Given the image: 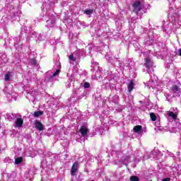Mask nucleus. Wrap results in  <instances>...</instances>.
Instances as JSON below:
<instances>
[{
  "mask_svg": "<svg viewBox=\"0 0 181 181\" xmlns=\"http://www.w3.org/2000/svg\"><path fill=\"white\" fill-rule=\"evenodd\" d=\"M145 86L148 88H156V81L150 80L145 83Z\"/></svg>",
  "mask_w": 181,
  "mask_h": 181,
  "instance_id": "18",
  "label": "nucleus"
},
{
  "mask_svg": "<svg viewBox=\"0 0 181 181\" xmlns=\"http://www.w3.org/2000/svg\"><path fill=\"white\" fill-rule=\"evenodd\" d=\"M35 128H36L37 131H43V129H45V126H43V124H42L39 120H35Z\"/></svg>",
  "mask_w": 181,
  "mask_h": 181,
  "instance_id": "17",
  "label": "nucleus"
},
{
  "mask_svg": "<svg viewBox=\"0 0 181 181\" xmlns=\"http://www.w3.org/2000/svg\"><path fill=\"white\" fill-rule=\"evenodd\" d=\"M90 132L86 125L81 126L78 134L81 138H87V134Z\"/></svg>",
  "mask_w": 181,
  "mask_h": 181,
  "instance_id": "7",
  "label": "nucleus"
},
{
  "mask_svg": "<svg viewBox=\"0 0 181 181\" xmlns=\"http://www.w3.org/2000/svg\"><path fill=\"white\" fill-rule=\"evenodd\" d=\"M167 115L168 117V119H170V118H173V119H177V115L172 111L167 112Z\"/></svg>",
  "mask_w": 181,
  "mask_h": 181,
  "instance_id": "21",
  "label": "nucleus"
},
{
  "mask_svg": "<svg viewBox=\"0 0 181 181\" xmlns=\"http://www.w3.org/2000/svg\"><path fill=\"white\" fill-rule=\"evenodd\" d=\"M11 76H12V73L8 72L4 77L5 81H9V80H11Z\"/></svg>",
  "mask_w": 181,
  "mask_h": 181,
  "instance_id": "30",
  "label": "nucleus"
},
{
  "mask_svg": "<svg viewBox=\"0 0 181 181\" xmlns=\"http://www.w3.org/2000/svg\"><path fill=\"white\" fill-rule=\"evenodd\" d=\"M129 162H131V156H124L122 157L121 160L115 161L114 163L117 165L119 168H122L124 165L127 166Z\"/></svg>",
  "mask_w": 181,
  "mask_h": 181,
  "instance_id": "2",
  "label": "nucleus"
},
{
  "mask_svg": "<svg viewBox=\"0 0 181 181\" xmlns=\"http://www.w3.org/2000/svg\"><path fill=\"white\" fill-rule=\"evenodd\" d=\"M71 83H74V77L71 76L68 81L66 83V88H70L71 87Z\"/></svg>",
  "mask_w": 181,
  "mask_h": 181,
  "instance_id": "24",
  "label": "nucleus"
},
{
  "mask_svg": "<svg viewBox=\"0 0 181 181\" xmlns=\"http://www.w3.org/2000/svg\"><path fill=\"white\" fill-rule=\"evenodd\" d=\"M11 176H16V173H13V174L11 175Z\"/></svg>",
  "mask_w": 181,
  "mask_h": 181,
  "instance_id": "47",
  "label": "nucleus"
},
{
  "mask_svg": "<svg viewBox=\"0 0 181 181\" xmlns=\"http://www.w3.org/2000/svg\"><path fill=\"white\" fill-rule=\"evenodd\" d=\"M118 62V67H122L123 64L121 61H117Z\"/></svg>",
  "mask_w": 181,
  "mask_h": 181,
  "instance_id": "41",
  "label": "nucleus"
},
{
  "mask_svg": "<svg viewBox=\"0 0 181 181\" xmlns=\"http://www.w3.org/2000/svg\"><path fill=\"white\" fill-rule=\"evenodd\" d=\"M121 150H119V144H117L113 148L111 155H119Z\"/></svg>",
  "mask_w": 181,
  "mask_h": 181,
  "instance_id": "19",
  "label": "nucleus"
},
{
  "mask_svg": "<svg viewBox=\"0 0 181 181\" xmlns=\"http://www.w3.org/2000/svg\"><path fill=\"white\" fill-rule=\"evenodd\" d=\"M177 153L179 154V153H180V152H178Z\"/></svg>",
  "mask_w": 181,
  "mask_h": 181,
  "instance_id": "54",
  "label": "nucleus"
},
{
  "mask_svg": "<svg viewBox=\"0 0 181 181\" xmlns=\"http://www.w3.org/2000/svg\"><path fill=\"white\" fill-rule=\"evenodd\" d=\"M54 158H56V156H54Z\"/></svg>",
  "mask_w": 181,
  "mask_h": 181,
  "instance_id": "53",
  "label": "nucleus"
},
{
  "mask_svg": "<svg viewBox=\"0 0 181 181\" xmlns=\"http://www.w3.org/2000/svg\"><path fill=\"white\" fill-rule=\"evenodd\" d=\"M29 40H30L29 39V37H28L26 39V42H29Z\"/></svg>",
  "mask_w": 181,
  "mask_h": 181,
  "instance_id": "46",
  "label": "nucleus"
},
{
  "mask_svg": "<svg viewBox=\"0 0 181 181\" xmlns=\"http://www.w3.org/2000/svg\"><path fill=\"white\" fill-rule=\"evenodd\" d=\"M129 70H134L135 69V62L133 61H129L128 65H127Z\"/></svg>",
  "mask_w": 181,
  "mask_h": 181,
  "instance_id": "28",
  "label": "nucleus"
},
{
  "mask_svg": "<svg viewBox=\"0 0 181 181\" xmlns=\"http://www.w3.org/2000/svg\"><path fill=\"white\" fill-rule=\"evenodd\" d=\"M164 30V32H166V30Z\"/></svg>",
  "mask_w": 181,
  "mask_h": 181,
  "instance_id": "52",
  "label": "nucleus"
},
{
  "mask_svg": "<svg viewBox=\"0 0 181 181\" xmlns=\"http://www.w3.org/2000/svg\"><path fill=\"white\" fill-rule=\"evenodd\" d=\"M83 87H84V88H90V83H88V82H85V83H83Z\"/></svg>",
  "mask_w": 181,
  "mask_h": 181,
  "instance_id": "39",
  "label": "nucleus"
},
{
  "mask_svg": "<svg viewBox=\"0 0 181 181\" xmlns=\"http://www.w3.org/2000/svg\"><path fill=\"white\" fill-rule=\"evenodd\" d=\"M148 39L149 40H147L146 41V45L147 46H151V45H153V42H155V37L152 35H149Z\"/></svg>",
  "mask_w": 181,
  "mask_h": 181,
  "instance_id": "22",
  "label": "nucleus"
},
{
  "mask_svg": "<svg viewBox=\"0 0 181 181\" xmlns=\"http://www.w3.org/2000/svg\"><path fill=\"white\" fill-rule=\"evenodd\" d=\"M28 32V28L26 27H23L22 28V31L20 33V35H18V37H16L14 38V46L16 49H19L21 48V45H18L19 43H21L22 42V40H23V39H25V37H26V35Z\"/></svg>",
  "mask_w": 181,
  "mask_h": 181,
  "instance_id": "1",
  "label": "nucleus"
},
{
  "mask_svg": "<svg viewBox=\"0 0 181 181\" xmlns=\"http://www.w3.org/2000/svg\"><path fill=\"white\" fill-rule=\"evenodd\" d=\"M95 11V10H94V8H92V9L87 8L83 11V13L84 15H87L90 18V16H91V15H93V13H94Z\"/></svg>",
  "mask_w": 181,
  "mask_h": 181,
  "instance_id": "23",
  "label": "nucleus"
},
{
  "mask_svg": "<svg viewBox=\"0 0 181 181\" xmlns=\"http://www.w3.org/2000/svg\"><path fill=\"white\" fill-rule=\"evenodd\" d=\"M133 131L135 134H137V136H141L144 135V129H142V126L141 125L134 126Z\"/></svg>",
  "mask_w": 181,
  "mask_h": 181,
  "instance_id": "12",
  "label": "nucleus"
},
{
  "mask_svg": "<svg viewBox=\"0 0 181 181\" xmlns=\"http://www.w3.org/2000/svg\"><path fill=\"white\" fill-rule=\"evenodd\" d=\"M47 15L49 17V19L47 20V28H54V25H56V17L54 16H49V11L47 12Z\"/></svg>",
  "mask_w": 181,
  "mask_h": 181,
  "instance_id": "8",
  "label": "nucleus"
},
{
  "mask_svg": "<svg viewBox=\"0 0 181 181\" xmlns=\"http://www.w3.org/2000/svg\"><path fill=\"white\" fill-rule=\"evenodd\" d=\"M6 62H8V60H6V59L4 60V63H6Z\"/></svg>",
  "mask_w": 181,
  "mask_h": 181,
  "instance_id": "48",
  "label": "nucleus"
},
{
  "mask_svg": "<svg viewBox=\"0 0 181 181\" xmlns=\"http://www.w3.org/2000/svg\"><path fill=\"white\" fill-rule=\"evenodd\" d=\"M134 12L138 15V12L141 11L142 9V5L141 4V1H136L133 4Z\"/></svg>",
  "mask_w": 181,
  "mask_h": 181,
  "instance_id": "10",
  "label": "nucleus"
},
{
  "mask_svg": "<svg viewBox=\"0 0 181 181\" xmlns=\"http://www.w3.org/2000/svg\"><path fill=\"white\" fill-rule=\"evenodd\" d=\"M30 36L33 39H35L36 42H37V40H43V37H42V35L35 31H32L30 33Z\"/></svg>",
  "mask_w": 181,
  "mask_h": 181,
  "instance_id": "14",
  "label": "nucleus"
},
{
  "mask_svg": "<svg viewBox=\"0 0 181 181\" xmlns=\"http://www.w3.org/2000/svg\"><path fill=\"white\" fill-rule=\"evenodd\" d=\"M4 118L6 119H8V121H15L18 118V117H22L20 114H6L4 115Z\"/></svg>",
  "mask_w": 181,
  "mask_h": 181,
  "instance_id": "9",
  "label": "nucleus"
},
{
  "mask_svg": "<svg viewBox=\"0 0 181 181\" xmlns=\"http://www.w3.org/2000/svg\"><path fill=\"white\" fill-rule=\"evenodd\" d=\"M173 90L175 93H177V91L179 90V87H177V86H175L173 88Z\"/></svg>",
  "mask_w": 181,
  "mask_h": 181,
  "instance_id": "40",
  "label": "nucleus"
},
{
  "mask_svg": "<svg viewBox=\"0 0 181 181\" xmlns=\"http://www.w3.org/2000/svg\"><path fill=\"white\" fill-rule=\"evenodd\" d=\"M134 86H135V83H134V81H131L127 86L129 93H131V91L134 90Z\"/></svg>",
  "mask_w": 181,
  "mask_h": 181,
  "instance_id": "27",
  "label": "nucleus"
},
{
  "mask_svg": "<svg viewBox=\"0 0 181 181\" xmlns=\"http://www.w3.org/2000/svg\"><path fill=\"white\" fill-rule=\"evenodd\" d=\"M47 156H48V158L50 157V156H52V152L48 151V152H47Z\"/></svg>",
  "mask_w": 181,
  "mask_h": 181,
  "instance_id": "42",
  "label": "nucleus"
},
{
  "mask_svg": "<svg viewBox=\"0 0 181 181\" xmlns=\"http://www.w3.org/2000/svg\"><path fill=\"white\" fill-rule=\"evenodd\" d=\"M23 161V158L22 157H19L15 159V164L16 165H19L20 163H22Z\"/></svg>",
  "mask_w": 181,
  "mask_h": 181,
  "instance_id": "32",
  "label": "nucleus"
},
{
  "mask_svg": "<svg viewBox=\"0 0 181 181\" xmlns=\"http://www.w3.org/2000/svg\"><path fill=\"white\" fill-rule=\"evenodd\" d=\"M168 18L171 19V21L176 22V21L179 20V14H177V11L175 10L173 7L170 8V11H168Z\"/></svg>",
  "mask_w": 181,
  "mask_h": 181,
  "instance_id": "4",
  "label": "nucleus"
},
{
  "mask_svg": "<svg viewBox=\"0 0 181 181\" xmlns=\"http://www.w3.org/2000/svg\"><path fill=\"white\" fill-rule=\"evenodd\" d=\"M33 115L35 118H38V117H40V115H43V112L42 111L35 112Z\"/></svg>",
  "mask_w": 181,
  "mask_h": 181,
  "instance_id": "31",
  "label": "nucleus"
},
{
  "mask_svg": "<svg viewBox=\"0 0 181 181\" xmlns=\"http://www.w3.org/2000/svg\"><path fill=\"white\" fill-rule=\"evenodd\" d=\"M105 59H106L107 62H108V63H110V64H112V66H114V62H112V57H111L110 55H106Z\"/></svg>",
  "mask_w": 181,
  "mask_h": 181,
  "instance_id": "29",
  "label": "nucleus"
},
{
  "mask_svg": "<svg viewBox=\"0 0 181 181\" xmlns=\"http://www.w3.org/2000/svg\"><path fill=\"white\" fill-rule=\"evenodd\" d=\"M13 127L15 128H22L23 127V119L22 117H18L13 123Z\"/></svg>",
  "mask_w": 181,
  "mask_h": 181,
  "instance_id": "11",
  "label": "nucleus"
},
{
  "mask_svg": "<svg viewBox=\"0 0 181 181\" xmlns=\"http://www.w3.org/2000/svg\"><path fill=\"white\" fill-rule=\"evenodd\" d=\"M30 63L33 66H36L37 69H39L40 66L37 64V62L36 61V59L33 58L30 59Z\"/></svg>",
  "mask_w": 181,
  "mask_h": 181,
  "instance_id": "26",
  "label": "nucleus"
},
{
  "mask_svg": "<svg viewBox=\"0 0 181 181\" xmlns=\"http://www.w3.org/2000/svg\"><path fill=\"white\" fill-rule=\"evenodd\" d=\"M6 57V54H3L2 56H1V60H2V59H5Z\"/></svg>",
  "mask_w": 181,
  "mask_h": 181,
  "instance_id": "45",
  "label": "nucleus"
},
{
  "mask_svg": "<svg viewBox=\"0 0 181 181\" xmlns=\"http://www.w3.org/2000/svg\"><path fill=\"white\" fill-rule=\"evenodd\" d=\"M7 11L10 13L9 16H11V18H16V16H19L18 8H15L12 5L7 6Z\"/></svg>",
  "mask_w": 181,
  "mask_h": 181,
  "instance_id": "6",
  "label": "nucleus"
},
{
  "mask_svg": "<svg viewBox=\"0 0 181 181\" xmlns=\"http://www.w3.org/2000/svg\"><path fill=\"white\" fill-rule=\"evenodd\" d=\"M85 172H86L87 173H88V170H85Z\"/></svg>",
  "mask_w": 181,
  "mask_h": 181,
  "instance_id": "49",
  "label": "nucleus"
},
{
  "mask_svg": "<svg viewBox=\"0 0 181 181\" xmlns=\"http://www.w3.org/2000/svg\"><path fill=\"white\" fill-rule=\"evenodd\" d=\"M162 181H170V178H169V177L165 178Z\"/></svg>",
  "mask_w": 181,
  "mask_h": 181,
  "instance_id": "43",
  "label": "nucleus"
},
{
  "mask_svg": "<svg viewBox=\"0 0 181 181\" xmlns=\"http://www.w3.org/2000/svg\"><path fill=\"white\" fill-rule=\"evenodd\" d=\"M144 66L146 69L147 72L151 76L152 71H153V61L149 57L145 59Z\"/></svg>",
  "mask_w": 181,
  "mask_h": 181,
  "instance_id": "3",
  "label": "nucleus"
},
{
  "mask_svg": "<svg viewBox=\"0 0 181 181\" xmlns=\"http://www.w3.org/2000/svg\"><path fill=\"white\" fill-rule=\"evenodd\" d=\"M130 181H139V177H138V176H132Z\"/></svg>",
  "mask_w": 181,
  "mask_h": 181,
  "instance_id": "38",
  "label": "nucleus"
},
{
  "mask_svg": "<svg viewBox=\"0 0 181 181\" xmlns=\"http://www.w3.org/2000/svg\"><path fill=\"white\" fill-rule=\"evenodd\" d=\"M155 126L156 127V128H155V129H162V127H160V121H157L155 122Z\"/></svg>",
  "mask_w": 181,
  "mask_h": 181,
  "instance_id": "33",
  "label": "nucleus"
},
{
  "mask_svg": "<svg viewBox=\"0 0 181 181\" xmlns=\"http://www.w3.org/2000/svg\"><path fill=\"white\" fill-rule=\"evenodd\" d=\"M118 100H119V96H118L117 95H115L113 97H112V102L113 103H118Z\"/></svg>",
  "mask_w": 181,
  "mask_h": 181,
  "instance_id": "34",
  "label": "nucleus"
},
{
  "mask_svg": "<svg viewBox=\"0 0 181 181\" xmlns=\"http://www.w3.org/2000/svg\"><path fill=\"white\" fill-rule=\"evenodd\" d=\"M178 55L181 57V49H178Z\"/></svg>",
  "mask_w": 181,
  "mask_h": 181,
  "instance_id": "44",
  "label": "nucleus"
},
{
  "mask_svg": "<svg viewBox=\"0 0 181 181\" xmlns=\"http://www.w3.org/2000/svg\"><path fill=\"white\" fill-rule=\"evenodd\" d=\"M78 170V162H75L71 170V176H76V173Z\"/></svg>",
  "mask_w": 181,
  "mask_h": 181,
  "instance_id": "16",
  "label": "nucleus"
},
{
  "mask_svg": "<svg viewBox=\"0 0 181 181\" xmlns=\"http://www.w3.org/2000/svg\"><path fill=\"white\" fill-rule=\"evenodd\" d=\"M37 97H39V92L35 90L34 89H31L27 93V98L32 103H35V101L37 100Z\"/></svg>",
  "mask_w": 181,
  "mask_h": 181,
  "instance_id": "5",
  "label": "nucleus"
},
{
  "mask_svg": "<svg viewBox=\"0 0 181 181\" xmlns=\"http://www.w3.org/2000/svg\"><path fill=\"white\" fill-rule=\"evenodd\" d=\"M151 121H156V115L153 112L150 113Z\"/></svg>",
  "mask_w": 181,
  "mask_h": 181,
  "instance_id": "36",
  "label": "nucleus"
},
{
  "mask_svg": "<svg viewBox=\"0 0 181 181\" xmlns=\"http://www.w3.org/2000/svg\"><path fill=\"white\" fill-rule=\"evenodd\" d=\"M8 95L11 96V100L12 98L14 100V101H16V98H18V96L19 95L18 93L15 92H8Z\"/></svg>",
  "mask_w": 181,
  "mask_h": 181,
  "instance_id": "25",
  "label": "nucleus"
},
{
  "mask_svg": "<svg viewBox=\"0 0 181 181\" xmlns=\"http://www.w3.org/2000/svg\"><path fill=\"white\" fill-rule=\"evenodd\" d=\"M175 128L176 129H173L170 130V132H173L174 134H176V132H179V131L181 130V124H180V122H177L175 123Z\"/></svg>",
  "mask_w": 181,
  "mask_h": 181,
  "instance_id": "20",
  "label": "nucleus"
},
{
  "mask_svg": "<svg viewBox=\"0 0 181 181\" xmlns=\"http://www.w3.org/2000/svg\"><path fill=\"white\" fill-rule=\"evenodd\" d=\"M59 73H60V69H57L56 71L54 74H51L49 77H47L45 78L46 81H53V80H54V77H57V76H59Z\"/></svg>",
  "mask_w": 181,
  "mask_h": 181,
  "instance_id": "15",
  "label": "nucleus"
},
{
  "mask_svg": "<svg viewBox=\"0 0 181 181\" xmlns=\"http://www.w3.org/2000/svg\"><path fill=\"white\" fill-rule=\"evenodd\" d=\"M101 172H103L101 169H98L95 173V176H97V177H100V176H101Z\"/></svg>",
  "mask_w": 181,
  "mask_h": 181,
  "instance_id": "37",
  "label": "nucleus"
},
{
  "mask_svg": "<svg viewBox=\"0 0 181 181\" xmlns=\"http://www.w3.org/2000/svg\"><path fill=\"white\" fill-rule=\"evenodd\" d=\"M42 6H46V4H43Z\"/></svg>",
  "mask_w": 181,
  "mask_h": 181,
  "instance_id": "50",
  "label": "nucleus"
},
{
  "mask_svg": "<svg viewBox=\"0 0 181 181\" xmlns=\"http://www.w3.org/2000/svg\"><path fill=\"white\" fill-rule=\"evenodd\" d=\"M78 119H81V117H78Z\"/></svg>",
  "mask_w": 181,
  "mask_h": 181,
  "instance_id": "51",
  "label": "nucleus"
},
{
  "mask_svg": "<svg viewBox=\"0 0 181 181\" xmlns=\"http://www.w3.org/2000/svg\"><path fill=\"white\" fill-rule=\"evenodd\" d=\"M69 59L71 62H76L77 58L74 57V54H71V55L69 56Z\"/></svg>",
  "mask_w": 181,
  "mask_h": 181,
  "instance_id": "35",
  "label": "nucleus"
},
{
  "mask_svg": "<svg viewBox=\"0 0 181 181\" xmlns=\"http://www.w3.org/2000/svg\"><path fill=\"white\" fill-rule=\"evenodd\" d=\"M107 78L110 81V84H115V83H117V81L119 80V78L118 77V76L115 74H111L107 76Z\"/></svg>",
  "mask_w": 181,
  "mask_h": 181,
  "instance_id": "13",
  "label": "nucleus"
}]
</instances>
